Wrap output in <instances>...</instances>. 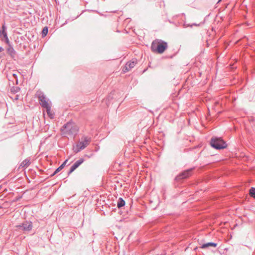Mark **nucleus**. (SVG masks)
<instances>
[{"instance_id": "1", "label": "nucleus", "mask_w": 255, "mask_h": 255, "mask_svg": "<svg viewBox=\"0 0 255 255\" xmlns=\"http://www.w3.org/2000/svg\"><path fill=\"white\" fill-rule=\"evenodd\" d=\"M61 131L63 135L67 134L75 136L78 134L79 128L75 123L69 122L62 126Z\"/></svg>"}, {"instance_id": "2", "label": "nucleus", "mask_w": 255, "mask_h": 255, "mask_svg": "<svg viewBox=\"0 0 255 255\" xmlns=\"http://www.w3.org/2000/svg\"><path fill=\"white\" fill-rule=\"evenodd\" d=\"M167 43L162 40L157 39L154 40L151 45V49L152 52L161 54L167 48Z\"/></svg>"}, {"instance_id": "3", "label": "nucleus", "mask_w": 255, "mask_h": 255, "mask_svg": "<svg viewBox=\"0 0 255 255\" xmlns=\"http://www.w3.org/2000/svg\"><path fill=\"white\" fill-rule=\"evenodd\" d=\"M210 145L213 148L221 150L227 147L226 142L221 137L213 136L210 140Z\"/></svg>"}, {"instance_id": "4", "label": "nucleus", "mask_w": 255, "mask_h": 255, "mask_svg": "<svg viewBox=\"0 0 255 255\" xmlns=\"http://www.w3.org/2000/svg\"><path fill=\"white\" fill-rule=\"evenodd\" d=\"M15 231L23 234L29 233L33 228L32 222L29 220H25L21 224L15 226Z\"/></svg>"}, {"instance_id": "5", "label": "nucleus", "mask_w": 255, "mask_h": 255, "mask_svg": "<svg viewBox=\"0 0 255 255\" xmlns=\"http://www.w3.org/2000/svg\"><path fill=\"white\" fill-rule=\"evenodd\" d=\"M37 95L40 105L42 107L46 109L47 114H49V112L51 110V107L49 105L45 96L41 92L38 93Z\"/></svg>"}, {"instance_id": "6", "label": "nucleus", "mask_w": 255, "mask_h": 255, "mask_svg": "<svg viewBox=\"0 0 255 255\" xmlns=\"http://www.w3.org/2000/svg\"><path fill=\"white\" fill-rule=\"evenodd\" d=\"M194 169V168H191L181 172L175 177V180L177 182H181L183 179L188 178L191 176V172Z\"/></svg>"}, {"instance_id": "7", "label": "nucleus", "mask_w": 255, "mask_h": 255, "mask_svg": "<svg viewBox=\"0 0 255 255\" xmlns=\"http://www.w3.org/2000/svg\"><path fill=\"white\" fill-rule=\"evenodd\" d=\"M7 27L5 23L2 25L1 29L0 30V38L3 42H5L6 44L11 43L9 40L7 33Z\"/></svg>"}, {"instance_id": "8", "label": "nucleus", "mask_w": 255, "mask_h": 255, "mask_svg": "<svg viewBox=\"0 0 255 255\" xmlns=\"http://www.w3.org/2000/svg\"><path fill=\"white\" fill-rule=\"evenodd\" d=\"M6 45L7 47H6V51L7 54L11 59L15 60L18 58L17 53L16 51L14 49L12 43H9Z\"/></svg>"}, {"instance_id": "9", "label": "nucleus", "mask_w": 255, "mask_h": 255, "mask_svg": "<svg viewBox=\"0 0 255 255\" xmlns=\"http://www.w3.org/2000/svg\"><path fill=\"white\" fill-rule=\"evenodd\" d=\"M82 139H83V140L79 141L76 146L79 147L80 149L83 150L89 144L91 141V138L88 136H83Z\"/></svg>"}, {"instance_id": "10", "label": "nucleus", "mask_w": 255, "mask_h": 255, "mask_svg": "<svg viewBox=\"0 0 255 255\" xmlns=\"http://www.w3.org/2000/svg\"><path fill=\"white\" fill-rule=\"evenodd\" d=\"M6 78L8 81H12V79H14V81H12L13 85H17L18 84L17 75L16 73H11L10 72L8 74H7Z\"/></svg>"}, {"instance_id": "11", "label": "nucleus", "mask_w": 255, "mask_h": 255, "mask_svg": "<svg viewBox=\"0 0 255 255\" xmlns=\"http://www.w3.org/2000/svg\"><path fill=\"white\" fill-rule=\"evenodd\" d=\"M126 205V202L125 200L121 197H120L118 199L117 202V207L120 209L124 207Z\"/></svg>"}, {"instance_id": "12", "label": "nucleus", "mask_w": 255, "mask_h": 255, "mask_svg": "<svg viewBox=\"0 0 255 255\" xmlns=\"http://www.w3.org/2000/svg\"><path fill=\"white\" fill-rule=\"evenodd\" d=\"M217 246V244L213 242H209L206 244H203L201 247V248L202 249H206L207 248H208L209 247H212L216 248Z\"/></svg>"}, {"instance_id": "13", "label": "nucleus", "mask_w": 255, "mask_h": 255, "mask_svg": "<svg viewBox=\"0 0 255 255\" xmlns=\"http://www.w3.org/2000/svg\"><path fill=\"white\" fill-rule=\"evenodd\" d=\"M30 164V160L28 158L24 159L20 164L22 167H27Z\"/></svg>"}, {"instance_id": "14", "label": "nucleus", "mask_w": 255, "mask_h": 255, "mask_svg": "<svg viewBox=\"0 0 255 255\" xmlns=\"http://www.w3.org/2000/svg\"><path fill=\"white\" fill-rule=\"evenodd\" d=\"M84 161V159L83 158H80L79 160H77L73 165L75 166V167L77 169L82 163Z\"/></svg>"}, {"instance_id": "15", "label": "nucleus", "mask_w": 255, "mask_h": 255, "mask_svg": "<svg viewBox=\"0 0 255 255\" xmlns=\"http://www.w3.org/2000/svg\"><path fill=\"white\" fill-rule=\"evenodd\" d=\"M136 63V62L135 61H130L127 62L126 65L128 66V69H130L131 70L132 68H133L134 67Z\"/></svg>"}, {"instance_id": "16", "label": "nucleus", "mask_w": 255, "mask_h": 255, "mask_svg": "<svg viewBox=\"0 0 255 255\" xmlns=\"http://www.w3.org/2000/svg\"><path fill=\"white\" fill-rule=\"evenodd\" d=\"M20 89L19 87L12 86L10 89V92L12 94H16L20 91Z\"/></svg>"}, {"instance_id": "17", "label": "nucleus", "mask_w": 255, "mask_h": 255, "mask_svg": "<svg viewBox=\"0 0 255 255\" xmlns=\"http://www.w3.org/2000/svg\"><path fill=\"white\" fill-rule=\"evenodd\" d=\"M48 30V27L47 26H45L43 28L41 32L42 37H45L47 34Z\"/></svg>"}, {"instance_id": "18", "label": "nucleus", "mask_w": 255, "mask_h": 255, "mask_svg": "<svg viewBox=\"0 0 255 255\" xmlns=\"http://www.w3.org/2000/svg\"><path fill=\"white\" fill-rule=\"evenodd\" d=\"M250 194L251 197L255 198V187H252L250 190Z\"/></svg>"}, {"instance_id": "19", "label": "nucleus", "mask_w": 255, "mask_h": 255, "mask_svg": "<svg viewBox=\"0 0 255 255\" xmlns=\"http://www.w3.org/2000/svg\"><path fill=\"white\" fill-rule=\"evenodd\" d=\"M62 169L60 168V167L59 166L57 168L55 169V170L54 171V172L50 175L51 177H52L54 176L56 174H57L58 172H59L60 170H61Z\"/></svg>"}, {"instance_id": "20", "label": "nucleus", "mask_w": 255, "mask_h": 255, "mask_svg": "<svg viewBox=\"0 0 255 255\" xmlns=\"http://www.w3.org/2000/svg\"><path fill=\"white\" fill-rule=\"evenodd\" d=\"M76 168L73 165L71 166L69 171L68 172V175H69L71 173H72Z\"/></svg>"}, {"instance_id": "21", "label": "nucleus", "mask_w": 255, "mask_h": 255, "mask_svg": "<svg viewBox=\"0 0 255 255\" xmlns=\"http://www.w3.org/2000/svg\"><path fill=\"white\" fill-rule=\"evenodd\" d=\"M193 25L198 26V25H199V24H196V23H193L192 24H186L185 23H184V24H183V26H184V27H192Z\"/></svg>"}, {"instance_id": "22", "label": "nucleus", "mask_w": 255, "mask_h": 255, "mask_svg": "<svg viewBox=\"0 0 255 255\" xmlns=\"http://www.w3.org/2000/svg\"><path fill=\"white\" fill-rule=\"evenodd\" d=\"M130 69H128V67L127 65H125V67L123 68V72L124 73H126L128 71H129Z\"/></svg>"}, {"instance_id": "23", "label": "nucleus", "mask_w": 255, "mask_h": 255, "mask_svg": "<svg viewBox=\"0 0 255 255\" xmlns=\"http://www.w3.org/2000/svg\"><path fill=\"white\" fill-rule=\"evenodd\" d=\"M73 149H74V152H75V153H78L79 151H80L81 150H82V149H80V147H77V146H76V148H74Z\"/></svg>"}, {"instance_id": "24", "label": "nucleus", "mask_w": 255, "mask_h": 255, "mask_svg": "<svg viewBox=\"0 0 255 255\" xmlns=\"http://www.w3.org/2000/svg\"><path fill=\"white\" fill-rule=\"evenodd\" d=\"M169 22L170 23H172L173 24H174L175 25H176V26H178V25L179 24V23H178V24L176 23L175 22H174V21H172L171 20H169Z\"/></svg>"}, {"instance_id": "25", "label": "nucleus", "mask_w": 255, "mask_h": 255, "mask_svg": "<svg viewBox=\"0 0 255 255\" xmlns=\"http://www.w3.org/2000/svg\"><path fill=\"white\" fill-rule=\"evenodd\" d=\"M4 51V48L0 46V52H1Z\"/></svg>"}, {"instance_id": "26", "label": "nucleus", "mask_w": 255, "mask_h": 255, "mask_svg": "<svg viewBox=\"0 0 255 255\" xmlns=\"http://www.w3.org/2000/svg\"><path fill=\"white\" fill-rule=\"evenodd\" d=\"M112 94V93H111V94L108 96V100H109L110 99H112L113 98V97H111V95Z\"/></svg>"}, {"instance_id": "27", "label": "nucleus", "mask_w": 255, "mask_h": 255, "mask_svg": "<svg viewBox=\"0 0 255 255\" xmlns=\"http://www.w3.org/2000/svg\"><path fill=\"white\" fill-rule=\"evenodd\" d=\"M64 166H65V165L63 164H62L59 167H60V168L62 169L64 167Z\"/></svg>"}, {"instance_id": "28", "label": "nucleus", "mask_w": 255, "mask_h": 255, "mask_svg": "<svg viewBox=\"0 0 255 255\" xmlns=\"http://www.w3.org/2000/svg\"><path fill=\"white\" fill-rule=\"evenodd\" d=\"M68 161V159H66L65 160L63 163L62 164H63L65 166V164L66 163V162Z\"/></svg>"}, {"instance_id": "29", "label": "nucleus", "mask_w": 255, "mask_h": 255, "mask_svg": "<svg viewBox=\"0 0 255 255\" xmlns=\"http://www.w3.org/2000/svg\"><path fill=\"white\" fill-rule=\"evenodd\" d=\"M79 16V15H77V16H76L75 17H74V18L72 19V20H74V19H76L77 18H78V17Z\"/></svg>"}, {"instance_id": "30", "label": "nucleus", "mask_w": 255, "mask_h": 255, "mask_svg": "<svg viewBox=\"0 0 255 255\" xmlns=\"http://www.w3.org/2000/svg\"><path fill=\"white\" fill-rule=\"evenodd\" d=\"M112 210L113 211L115 212L116 210V208H113Z\"/></svg>"}, {"instance_id": "31", "label": "nucleus", "mask_w": 255, "mask_h": 255, "mask_svg": "<svg viewBox=\"0 0 255 255\" xmlns=\"http://www.w3.org/2000/svg\"><path fill=\"white\" fill-rule=\"evenodd\" d=\"M12 81H14V79H12V81H9L12 83Z\"/></svg>"}, {"instance_id": "32", "label": "nucleus", "mask_w": 255, "mask_h": 255, "mask_svg": "<svg viewBox=\"0 0 255 255\" xmlns=\"http://www.w3.org/2000/svg\"><path fill=\"white\" fill-rule=\"evenodd\" d=\"M222 1V0H219L218 1V3L221 2Z\"/></svg>"}, {"instance_id": "33", "label": "nucleus", "mask_w": 255, "mask_h": 255, "mask_svg": "<svg viewBox=\"0 0 255 255\" xmlns=\"http://www.w3.org/2000/svg\"><path fill=\"white\" fill-rule=\"evenodd\" d=\"M177 15L174 16H173V18H174V17H177Z\"/></svg>"}, {"instance_id": "34", "label": "nucleus", "mask_w": 255, "mask_h": 255, "mask_svg": "<svg viewBox=\"0 0 255 255\" xmlns=\"http://www.w3.org/2000/svg\"><path fill=\"white\" fill-rule=\"evenodd\" d=\"M1 208V206H0V209Z\"/></svg>"}]
</instances>
